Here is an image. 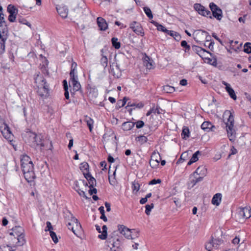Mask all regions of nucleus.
Returning a JSON list of instances; mask_svg holds the SVG:
<instances>
[{
  "instance_id": "obj_34",
  "label": "nucleus",
  "mask_w": 251,
  "mask_h": 251,
  "mask_svg": "<svg viewBox=\"0 0 251 251\" xmlns=\"http://www.w3.org/2000/svg\"><path fill=\"white\" fill-rule=\"evenodd\" d=\"M144 106V104L142 102H140L138 103H136L135 102H133L132 101H129L127 103V105L126 107H134L136 108H141L143 107Z\"/></svg>"
},
{
  "instance_id": "obj_53",
  "label": "nucleus",
  "mask_w": 251,
  "mask_h": 251,
  "mask_svg": "<svg viewBox=\"0 0 251 251\" xmlns=\"http://www.w3.org/2000/svg\"><path fill=\"white\" fill-rule=\"evenodd\" d=\"M151 109L152 113H154V114L157 113L158 114H159L161 113L159 111L160 107L158 106H157L156 107H155L154 105Z\"/></svg>"
},
{
  "instance_id": "obj_55",
  "label": "nucleus",
  "mask_w": 251,
  "mask_h": 251,
  "mask_svg": "<svg viewBox=\"0 0 251 251\" xmlns=\"http://www.w3.org/2000/svg\"><path fill=\"white\" fill-rule=\"evenodd\" d=\"M0 251H11V250L10 249V246L7 245L6 246H0Z\"/></svg>"
},
{
  "instance_id": "obj_28",
  "label": "nucleus",
  "mask_w": 251,
  "mask_h": 251,
  "mask_svg": "<svg viewBox=\"0 0 251 251\" xmlns=\"http://www.w3.org/2000/svg\"><path fill=\"white\" fill-rule=\"evenodd\" d=\"M135 126L134 123L131 122H126L122 124V128L124 130L128 131L131 130Z\"/></svg>"
},
{
  "instance_id": "obj_39",
  "label": "nucleus",
  "mask_w": 251,
  "mask_h": 251,
  "mask_svg": "<svg viewBox=\"0 0 251 251\" xmlns=\"http://www.w3.org/2000/svg\"><path fill=\"white\" fill-rule=\"evenodd\" d=\"M7 11L10 14L17 15L18 13V10L15 7L12 5H9L7 7Z\"/></svg>"
},
{
  "instance_id": "obj_31",
  "label": "nucleus",
  "mask_w": 251,
  "mask_h": 251,
  "mask_svg": "<svg viewBox=\"0 0 251 251\" xmlns=\"http://www.w3.org/2000/svg\"><path fill=\"white\" fill-rule=\"evenodd\" d=\"M195 178L192 179L190 182L188 183V187L191 188L193 187L197 183L201 181L203 179V176H199L198 177H195Z\"/></svg>"
},
{
  "instance_id": "obj_16",
  "label": "nucleus",
  "mask_w": 251,
  "mask_h": 251,
  "mask_svg": "<svg viewBox=\"0 0 251 251\" xmlns=\"http://www.w3.org/2000/svg\"><path fill=\"white\" fill-rule=\"evenodd\" d=\"M97 24L100 30L105 31L108 28V24L106 20L102 17L97 18Z\"/></svg>"
},
{
  "instance_id": "obj_45",
  "label": "nucleus",
  "mask_w": 251,
  "mask_h": 251,
  "mask_svg": "<svg viewBox=\"0 0 251 251\" xmlns=\"http://www.w3.org/2000/svg\"><path fill=\"white\" fill-rule=\"evenodd\" d=\"M244 51L247 53H251V43L247 42L244 46Z\"/></svg>"
},
{
  "instance_id": "obj_49",
  "label": "nucleus",
  "mask_w": 251,
  "mask_h": 251,
  "mask_svg": "<svg viewBox=\"0 0 251 251\" xmlns=\"http://www.w3.org/2000/svg\"><path fill=\"white\" fill-rule=\"evenodd\" d=\"M18 20L20 23L24 25H26L31 28V25L29 22H28L26 19L24 18H19Z\"/></svg>"
},
{
  "instance_id": "obj_33",
  "label": "nucleus",
  "mask_w": 251,
  "mask_h": 251,
  "mask_svg": "<svg viewBox=\"0 0 251 251\" xmlns=\"http://www.w3.org/2000/svg\"><path fill=\"white\" fill-rule=\"evenodd\" d=\"M135 141L138 142L140 145H143L147 142L148 138L145 136L140 135L135 138Z\"/></svg>"
},
{
  "instance_id": "obj_27",
  "label": "nucleus",
  "mask_w": 251,
  "mask_h": 251,
  "mask_svg": "<svg viewBox=\"0 0 251 251\" xmlns=\"http://www.w3.org/2000/svg\"><path fill=\"white\" fill-rule=\"evenodd\" d=\"M221 242V240H216L212 239L209 243L205 245V248H210L211 246L214 248H217L218 246L220 245Z\"/></svg>"
},
{
  "instance_id": "obj_59",
  "label": "nucleus",
  "mask_w": 251,
  "mask_h": 251,
  "mask_svg": "<svg viewBox=\"0 0 251 251\" xmlns=\"http://www.w3.org/2000/svg\"><path fill=\"white\" fill-rule=\"evenodd\" d=\"M109 182L111 185H113V186H114L116 184V180L114 177L113 178H111L109 176Z\"/></svg>"
},
{
  "instance_id": "obj_13",
  "label": "nucleus",
  "mask_w": 251,
  "mask_h": 251,
  "mask_svg": "<svg viewBox=\"0 0 251 251\" xmlns=\"http://www.w3.org/2000/svg\"><path fill=\"white\" fill-rule=\"evenodd\" d=\"M194 7L200 15L205 17H209L210 18H212L210 11L206 9L201 4L196 3L194 4Z\"/></svg>"
},
{
  "instance_id": "obj_62",
  "label": "nucleus",
  "mask_w": 251,
  "mask_h": 251,
  "mask_svg": "<svg viewBox=\"0 0 251 251\" xmlns=\"http://www.w3.org/2000/svg\"><path fill=\"white\" fill-rule=\"evenodd\" d=\"M230 151L231 152L229 154V156H230V155L235 154L237 152V150L233 146H232L231 148Z\"/></svg>"
},
{
  "instance_id": "obj_4",
  "label": "nucleus",
  "mask_w": 251,
  "mask_h": 251,
  "mask_svg": "<svg viewBox=\"0 0 251 251\" xmlns=\"http://www.w3.org/2000/svg\"><path fill=\"white\" fill-rule=\"evenodd\" d=\"M34 79L39 95L41 97H47L49 94V86L43 75L40 73H37Z\"/></svg>"
},
{
  "instance_id": "obj_64",
  "label": "nucleus",
  "mask_w": 251,
  "mask_h": 251,
  "mask_svg": "<svg viewBox=\"0 0 251 251\" xmlns=\"http://www.w3.org/2000/svg\"><path fill=\"white\" fill-rule=\"evenodd\" d=\"M240 242V239L238 237H235L233 240H232V243L234 244H238Z\"/></svg>"
},
{
  "instance_id": "obj_44",
  "label": "nucleus",
  "mask_w": 251,
  "mask_h": 251,
  "mask_svg": "<svg viewBox=\"0 0 251 251\" xmlns=\"http://www.w3.org/2000/svg\"><path fill=\"white\" fill-rule=\"evenodd\" d=\"M143 10L147 17L150 19H151L153 18V15L150 8L148 7H143Z\"/></svg>"
},
{
  "instance_id": "obj_50",
  "label": "nucleus",
  "mask_w": 251,
  "mask_h": 251,
  "mask_svg": "<svg viewBox=\"0 0 251 251\" xmlns=\"http://www.w3.org/2000/svg\"><path fill=\"white\" fill-rule=\"evenodd\" d=\"M50 234L51 238H52L54 243H57L58 242V240L56 235V233L52 231H50Z\"/></svg>"
},
{
  "instance_id": "obj_30",
  "label": "nucleus",
  "mask_w": 251,
  "mask_h": 251,
  "mask_svg": "<svg viewBox=\"0 0 251 251\" xmlns=\"http://www.w3.org/2000/svg\"><path fill=\"white\" fill-rule=\"evenodd\" d=\"M167 34L173 37L176 41H179L181 39L180 35L178 32L175 31L168 30Z\"/></svg>"
},
{
  "instance_id": "obj_7",
  "label": "nucleus",
  "mask_w": 251,
  "mask_h": 251,
  "mask_svg": "<svg viewBox=\"0 0 251 251\" xmlns=\"http://www.w3.org/2000/svg\"><path fill=\"white\" fill-rule=\"evenodd\" d=\"M79 168L81 172L83 173L84 177L89 182V186L88 193L90 196L92 195V198L94 200V195H93L94 193V187L93 186V179L94 178L89 172V165L87 162H84L80 164Z\"/></svg>"
},
{
  "instance_id": "obj_51",
  "label": "nucleus",
  "mask_w": 251,
  "mask_h": 251,
  "mask_svg": "<svg viewBox=\"0 0 251 251\" xmlns=\"http://www.w3.org/2000/svg\"><path fill=\"white\" fill-rule=\"evenodd\" d=\"M134 124H135V125H136V127L137 128H142L145 125L144 122L141 120H139L136 122L134 123Z\"/></svg>"
},
{
  "instance_id": "obj_20",
  "label": "nucleus",
  "mask_w": 251,
  "mask_h": 251,
  "mask_svg": "<svg viewBox=\"0 0 251 251\" xmlns=\"http://www.w3.org/2000/svg\"><path fill=\"white\" fill-rule=\"evenodd\" d=\"M206 169L205 166H201L199 167L191 175L190 178L192 176H195L196 175L201 176H204L206 174Z\"/></svg>"
},
{
  "instance_id": "obj_61",
  "label": "nucleus",
  "mask_w": 251,
  "mask_h": 251,
  "mask_svg": "<svg viewBox=\"0 0 251 251\" xmlns=\"http://www.w3.org/2000/svg\"><path fill=\"white\" fill-rule=\"evenodd\" d=\"M202 32L206 33L207 34V36H206L205 39H206V42H210L211 41V37L209 35L208 33L204 30H202Z\"/></svg>"
},
{
  "instance_id": "obj_38",
  "label": "nucleus",
  "mask_w": 251,
  "mask_h": 251,
  "mask_svg": "<svg viewBox=\"0 0 251 251\" xmlns=\"http://www.w3.org/2000/svg\"><path fill=\"white\" fill-rule=\"evenodd\" d=\"M84 120L86 122L87 125L89 127L90 131L91 132H92L93 124V119L88 116H86Z\"/></svg>"
},
{
  "instance_id": "obj_52",
  "label": "nucleus",
  "mask_w": 251,
  "mask_h": 251,
  "mask_svg": "<svg viewBox=\"0 0 251 251\" xmlns=\"http://www.w3.org/2000/svg\"><path fill=\"white\" fill-rule=\"evenodd\" d=\"M8 126L5 124L3 118L0 116V130L4 127H6Z\"/></svg>"
},
{
  "instance_id": "obj_10",
  "label": "nucleus",
  "mask_w": 251,
  "mask_h": 251,
  "mask_svg": "<svg viewBox=\"0 0 251 251\" xmlns=\"http://www.w3.org/2000/svg\"><path fill=\"white\" fill-rule=\"evenodd\" d=\"M226 129L228 137L230 141H234L235 140V130L234 129V117L231 113L227 119V121L226 123Z\"/></svg>"
},
{
  "instance_id": "obj_54",
  "label": "nucleus",
  "mask_w": 251,
  "mask_h": 251,
  "mask_svg": "<svg viewBox=\"0 0 251 251\" xmlns=\"http://www.w3.org/2000/svg\"><path fill=\"white\" fill-rule=\"evenodd\" d=\"M161 182V180L160 179H153L150 181L149 183V185H154L157 183H160Z\"/></svg>"
},
{
  "instance_id": "obj_47",
  "label": "nucleus",
  "mask_w": 251,
  "mask_h": 251,
  "mask_svg": "<svg viewBox=\"0 0 251 251\" xmlns=\"http://www.w3.org/2000/svg\"><path fill=\"white\" fill-rule=\"evenodd\" d=\"M127 100L128 98H127L126 97H124L123 100H118L117 103V105L119 106V108L124 106L126 104Z\"/></svg>"
},
{
  "instance_id": "obj_29",
  "label": "nucleus",
  "mask_w": 251,
  "mask_h": 251,
  "mask_svg": "<svg viewBox=\"0 0 251 251\" xmlns=\"http://www.w3.org/2000/svg\"><path fill=\"white\" fill-rule=\"evenodd\" d=\"M201 154V152L199 151H197L195 152L192 155L191 158L189 161V162L187 163V165H191L193 163L196 162L198 160V155Z\"/></svg>"
},
{
  "instance_id": "obj_58",
  "label": "nucleus",
  "mask_w": 251,
  "mask_h": 251,
  "mask_svg": "<svg viewBox=\"0 0 251 251\" xmlns=\"http://www.w3.org/2000/svg\"><path fill=\"white\" fill-rule=\"evenodd\" d=\"M16 15L10 14L8 16V20L11 22H14L16 19Z\"/></svg>"
},
{
  "instance_id": "obj_6",
  "label": "nucleus",
  "mask_w": 251,
  "mask_h": 251,
  "mask_svg": "<svg viewBox=\"0 0 251 251\" xmlns=\"http://www.w3.org/2000/svg\"><path fill=\"white\" fill-rule=\"evenodd\" d=\"M24 138L25 142L33 148H37L39 147L41 149L42 147L44 146L42 140L41 136L36 134L35 132L31 131H27L24 134Z\"/></svg>"
},
{
  "instance_id": "obj_12",
  "label": "nucleus",
  "mask_w": 251,
  "mask_h": 251,
  "mask_svg": "<svg viewBox=\"0 0 251 251\" xmlns=\"http://www.w3.org/2000/svg\"><path fill=\"white\" fill-rule=\"evenodd\" d=\"M209 7L212 12L213 16L218 20H221L223 17L222 10L213 2L209 4Z\"/></svg>"
},
{
  "instance_id": "obj_43",
  "label": "nucleus",
  "mask_w": 251,
  "mask_h": 251,
  "mask_svg": "<svg viewBox=\"0 0 251 251\" xmlns=\"http://www.w3.org/2000/svg\"><path fill=\"white\" fill-rule=\"evenodd\" d=\"M77 67V64L74 61H73L71 64V70L70 73V76H74L75 75H76V73L75 71L76 70Z\"/></svg>"
},
{
  "instance_id": "obj_22",
  "label": "nucleus",
  "mask_w": 251,
  "mask_h": 251,
  "mask_svg": "<svg viewBox=\"0 0 251 251\" xmlns=\"http://www.w3.org/2000/svg\"><path fill=\"white\" fill-rule=\"evenodd\" d=\"M192 49L194 52L197 53L201 57H202L205 52L209 53V51H206L205 49L198 46H192Z\"/></svg>"
},
{
  "instance_id": "obj_15",
  "label": "nucleus",
  "mask_w": 251,
  "mask_h": 251,
  "mask_svg": "<svg viewBox=\"0 0 251 251\" xmlns=\"http://www.w3.org/2000/svg\"><path fill=\"white\" fill-rule=\"evenodd\" d=\"M238 214L239 217L243 219H248L251 217V208L250 207L240 208Z\"/></svg>"
},
{
  "instance_id": "obj_36",
  "label": "nucleus",
  "mask_w": 251,
  "mask_h": 251,
  "mask_svg": "<svg viewBox=\"0 0 251 251\" xmlns=\"http://www.w3.org/2000/svg\"><path fill=\"white\" fill-rule=\"evenodd\" d=\"M112 46L116 49H119L121 47V43L118 41L116 37H113L111 39Z\"/></svg>"
},
{
  "instance_id": "obj_56",
  "label": "nucleus",
  "mask_w": 251,
  "mask_h": 251,
  "mask_svg": "<svg viewBox=\"0 0 251 251\" xmlns=\"http://www.w3.org/2000/svg\"><path fill=\"white\" fill-rule=\"evenodd\" d=\"M242 44H240L239 45L236 47H231V50H234L236 52H238L241 49L242 47Z\"/></svg>"
},
{
  "instance_id": "obj_41",
  "label": "nucleus",
  "mask_w": 251,
  "mask_h": 251,
  "mask_svg": "<svg viewBox=\"0 0 251 251\" xmlns=\"http://www.w3.org/2000/svg\"><path fill=\"white\" fill-rule=\"evenodd\" d=\"M140 184L137 181H134L132 183L131 188L133 192L137 193L140 189Z\"/></svg>"
},
{
  "instance_id": "obj_11",
  "label": "nucleus",
  "mask_w": 251,
  "mask_h": 251,
  "mask_svg": "<svg viewBox=\"0 0 251 251\" xmlns=\"http://www.w3.org/2000/svg\"><path fill=\"white\" fill-rule=\"evenodd\" d=\"M118 230L121 234L125 236L127 239H134V234L137 237L139 235V232L134 229H129L124 225H119Z\"/></svg>"
},
{
  "instance_id": "obj_42",
  "label": "nucleus",
  "mask_w": 251,
  "mask_h": 251,
  "mask_svg": "<svg viewBox=\"0 0 251 251\" xmlns=\"http://www.w3.org/2000/svg\"><path fill=\"white\" fill-rule=\"evenodd\" d=\"M163 90L167 93H173L175 92V89L174 87L167 85L163 86Z\"/></svg>"
},
{
  "instance_id": "obj_8",
  "label": "nucleus",
  "mask_w": 251,
  "mask_h": 251,
  "mask_svg": "<svg viewBox=\"0 0 251 251\" xmlns=\"http://www.w3.org/2000/svg\"><path fill=\"white\" fill-rule=\"evenodd\" d=\"M70 216L71 219L67 222V226L77 237H81L83 232L81 226L78 223L77 219L74 217L72 214H70Z\"/></svg>"
},
{
  "instance_id": "obj_24",
  "label": "nucleus",
  "mask_w": 251,
  "mask_h": 251,
  "mask_svg": "<svg viewBox=\"0 0 251 251\" xmlns=\"http://www.w3.org/2000/svg\"><path fill=\"white\" fill-rule=\"evenodd\" d=\"M156 155L155 151H154L151 154V158L150 161V165L152 168H156L159 166V161L157 159H154L153 157Z\"/></svg>"
},
{
  "instance_id": "obj_5",
  "label": "nucleus",
  "mask_w": 251,
  "mask_h": 251,
  "mask_svg": "<svg viewBox=\"0 0 251 251\" xmlns=\"http://www.w3.org/2000/svg\"><path fill=\"white\" fill-rule=\"evenodd\" d=\"M122 240L123 238L118 234L117 231H114L108 236L106 245L110 248V251H121Z\"/></svg>"
},
{
  "instance_id": "obj_1",
  "label": "nucleus",
  "mask_w": 251,
  "mask_h": 251,
  "mask_svg": "<svg viewBox=\"0 0 251 251\" xmlns=\"http://www.w3.org/2000/svg\"><path fill=\"white\" fill-rule=\"evenodd\" d=\"M9 245L10 249L16 248L17 247L22 246L25 243L24 229L21 226H15L9 231Z\"/></svg>"
},
{
  "instance_id": "obj_57",
  "label": "nucleus",
  "mask_w": 251,
  "mask_h": 251,
  "mask_svg": "<svg viewBox=\"0 0 251 251\" xmlns=\"http://www.w3.org/2000/svg\"><path fill=\"white\" fill-rule=\"evenodd\" d=\"M52 229V226H51V223L50 222H47V226L46 228L45 229V231H51V230Z\"/></svg>"
},
{
  "instance_id": "obj_46",
  "label": "nucleus",
  "mask_w": 251,
  "mask_h": 251,
  "mask_svg": "<svg viewBox=\"0 0 251 251\" xmlns=\"http://www.w3.org/2000/svg\"><path fill=\"white\" fill-rule=\"evenodd\" d=\"M154 25L156 26V27H157V29L158 31H161L167 33L168 30L163 25L156 22H154Z\"/></svg>"
},
{
  "instance_id": "obj_21",
  "label": "nucleus",
  "mask_w": 251,
  "mask_h": 251,
  "mask_svg": "<svg viewBox=\"0 0 251 251\" xmlns=\"http://www.w3.org/2000/svg\"><path fill=\"white\" fill-rule=\"evenodd\" d=\"M201 128L204 131L209 132L210 131H213V128H215V126H213L211 123L205 121L201 124Z\"/></svg>"
},
{
  "instance_id": "obj_23",
  "label": "nucleus",
  "mask_w": 251,
  "mask_h": 251,
  "mask_svg": "<svg viewBox=\"0 0 251 251\" xmlns=\"http://www.w3.org/2000/svg\"><path fill=\"white\" fill-rule=\"evenodd\" d=\"M0 130L3 136L5 139L9 140L11 139V137L12 136V134L8 126H6V127L2 128Z\"/></svg>"
},
{
  "instance_id": "obj_37",
  "label": "nucleus",
  "mask_w": 251,
  "mask_h": 251,
  "mask_svg": "<svg viewBox=\"0 0 251 251\" xmlns=\"http://www.w3.org/2000/svg\"><path fill=\"white\" fill-rule=\"evenodd\" d=\"M181 136L183 139H186L190 136V131L188 127L184 126L181 133Z\"/></svg>"
},
{
  "instance_id": "obj_9",
  "label": "nucleus",
  "mask_w": 251,
  "mask_h": 251,
  "mask_svg": "<svg viewBox=\"0 0 251 251\" xmlns=\"http://www.w3.org/2000/svg\"><path fill=\"white\" fill-rule=\"evenodd\" d=\"M89 186L88 181L87 183L84 180L80 179L75 182L74 187L80 196L84 197L86 199L90 200V198L88 197L85 192V191H88Z\"/></svg>"
},
{
  "instance_id": "obj_25",
  "label": "nucleus",
  "mask_w": 251,
  "mask_h": 251,
  "mask_svg": "<svg viewBox=\"0 0 251 251\" xmlns=\"http://www.w3.org/2000/svg\"><path fill=\"white\" fill-rule=\"evenodd\" d=\"M153 60L147 56H146L143 60L144 65L148 69H151L153 68Z\"/></svg>"
},
{
  "instance_id": "obj_40",
  "label": "nucleus",
  "mask_w": 251,
  "mask_h": 251,
  "mask_svg": "<svg viewBox=\"0 0 251 251\" xmlns=\"http://www.w3.org/2000/svg\"><path fill=\"white\" fill-rule=\"evenodd\" d=\"M100 64L105 68L107 66L108 59L106 55L101 54V57L100 60Z\"/></svg>"
},
{
  "instance_id": "obj_48",
  "label": "nucleus",
  "mask_w": 251,
  "mask_h": 251,
  "mask_svg": "<svg viewBox=\"0 0 251 251\" xmlns=\"http://www.w3.org/2000/svg\"><path fill=\"white\" fill-rule=\"evenodd\" d=\"M145 207V213L147 215H149L151 209L154 207V204L153 203H151V204H147L146 205Z\"/></svg>"
},
{
  "instance_id": "obj_17",
  "label": "nucleus",
  "mask_w": 251,
  "mask_h": 251,
  "mask_svg": "<svg viewBox=\"0 0 251 251\" xmlns=\"http://www.w3.org/2000/svg\"><path fill=\"white\" fill-rule=\"evenodd\" d=\"M222 84L226 86L225 89L226 91L228 93L230 97L233 100H236L237 99L236 95L235 94L234 90L231 87L230 85L225 81H222Z\"/></svg>"
},
{
  "instance_id": "obj_14",
  "label": "nucleus",
  "mask_w": 251,
  "mask_h": 251,
  "mask_svg": "<svg viewBox=\"0 0 251 251\" xmlns=\"http://www.w3.org/2000/svg\"><path fill=\"white\" fill-rule=\"evenodd\" d=\"M130 28L138 35L143 36L144 32L143 28L139 23L133 22L130 24Z\"/></svg>"
},
{
  "instance_id": "obj_18",
  "label": "nucleus",
  "mask_w": 251,
  "mask_h": 251,
  "mask_svg": "<svg viewBox=\"0 0 251 251\" xmlns=\"http://www.w3.org/2000/svg\"><path fill=\"white\" fill-rule=\"evenodd\" d=\"M56 10L58 14L63 18H66L68 14V9L66 6L61 5L56 6Z\"/></svg>"
},
{
  "instance_id": "obj_63",
  "label": "nucleus",
  "mask_w": 251,
  "mask_h": 251,
  "mask_svg": "<svg viewBox=\"0 0 251 251\" xmlns=\"http://www.w3.org/2000/svg\"><path fill=\"white\" fill-rule=\"evenodd\" d=\"M179 84L182 86H186L187 84V80L185 79H182L180 81Z\"/></svg>"
},
{
  "instance_id": "obj_35",
  "label": "nucleus",
  "mask_w": 251,
  "mask_h": 251,
  "mask_svg": "<svg viewBox=\"0 0 251 251\" xmlns=\"http://www.w3.org/2000/svg\"><path fill=\"white\" fill-rule=\"evenodd\" d=\"M181 46L184 48L185 53L190 54V50H191V47L188 45L187 42L185 40H183L181 42Z\"/></svg>"
},
{
  "instance_id": "obj_3",
  "label": "nucleus",
  "mask_w": 251,
  "mask_h": 251,
  "mask_svg": "<svg viewBox=\"0 0 251 251\" xmlns=\"http://www.w3.org/2000/svg\"><path fill=\"white\" fill-rule=\"evenodd\" d=\"M9 36V31L4 20L2 8L0 6V54L4 52L5 43Z\"/></svg>"
},
{
  "instance_id": "obj_2",
  "label": "nucleus",
  "mask_w": 251,
  "mask_h": 251,
  "mask_svg": "<svg viewBox=\"0 0 251 251\" xmlns=\"http://www.w3.org/2000/svg\"><path fill=\"white\" fill-rule=\"evenodd\" d=\"M20 159L21 166L25 179L28 182H32L36 176L31 159L26 154L22 155Z\"/></svg>"
},
{
  "instance_id": "obj_19",
  "label": "nucleus",
  "mask_w": 251,
  "mask_h": 251,
  "mask_svg": "<svg viewBox=\"0 0 251 251\" xmlns=\"http://www.w3.org/2000/svg\"><path fill=\"white\" fill-rule=\"evenodd\" d=\"M71 76V83L75 91H78L80 89L81 86L79 82L78 81V78L77 75H75L74 77Z\"/></svg>"
},
{
  "instance_id": "obj_32",
  "label": "nucleus",
  "mask_w": 251,
  "mask_h": 251,
  "mask_svg": "<svg viewBox=\"0 0 251 251\" xmlns=\"http://www.w3.org/2000/svg\"><path fill=\"white\" fill-rule=\"evenodd\" d=\"M102 231L101 232V233L98 235V238L101 240H105L107 237V228L106 226L103 225L102 227Z\"/></svg>"
},
{
  "instance_id": "obj_60",
  "label": "nucleus",
  "mask_w": 251,
  "mask_h": 251,
  "mask_svg": "<svg viewBox=\"0 0 251 251\" xmlns=\"http://www.w3.org/2000/svg\"><path fill=\"white\" fill-rule=\"evenodd\" d=\"M212 37H213L217 41H218L221 45H223L222 40L217 36L215 33H212Z\"/></svg>"
},
{
  "instance_id": "obj_26",
  "label": "nucleus",
  "mask_w": 251,
  "mask_h": 251,
  "mask_svg": "<svg viewBox=\"0 0 251 251\" xmlns=\"http://www.w3.org/2000/svg\"><path fill=\"white\" fill-rule=\"evenodd\" d=\"M222 199V194L221 193H217L214 195L212 199V203L214 205L218 206L220 204Z\"/></svg>"
}]
</instances>
